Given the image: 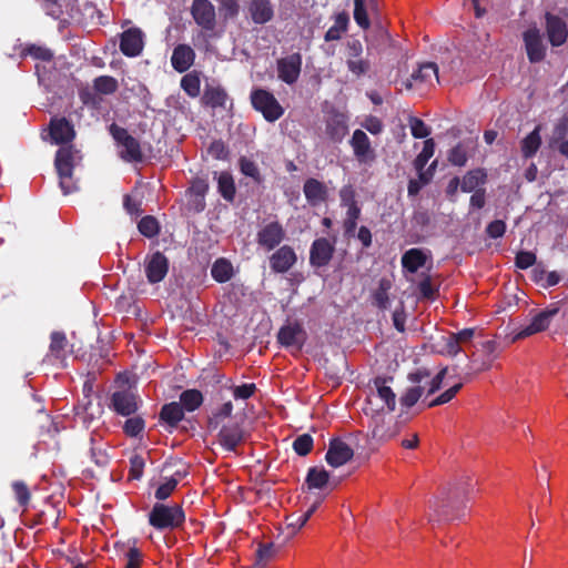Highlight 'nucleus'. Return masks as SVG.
I'll use <instances>...</instances> for the list:
<instances>
[{"label":"nucleus","instance_id":"nucleus-1","mask_svg":"<svg viewBox=\"0 0 568 568\" xmlns=\"http://www.w3.org/2000/svg\"><path fill=\"white\" fill-rule=\"evenodd\" d=\"M185 515L179 504L165 505L156 503L149 513V523L159 530H173L183 525Z\"/></svg>","mask_w":568,"mask_h":568},{"label":"nucleus","instance_id":"nucleus-2","mask_svg":"<svg viewBox=\"0 0 568 568\" xmlns=\"http://www.w3.org/2000/svg\"><path fill=\"white\" fill-rule=\"evenodd\" d=\"M110 133L113 139L116 141L118 145L121 148L120 156L128 162H141L143 159V153L140 146L139 141L129 134V132L116 125H110Z\"/></svg>","mask_w":568,"mask_h":568},{"label":"nucleus","instance_id":"nucleus-3","mask_svg":"<svg viewBox=\"0 0 568 568\" xmlns=\"http://www.w3.org/2000/svg\"><path fill=\"white\" fill-rule=\"evenodd\" d=\"M378 402H383L386 406L387 413H393L396 406V394L389 385L387 379L383 377H376L371 386L368 394V412L375 413L378 407Z\"/></svg>","mask_w":568,"mask_h":568},{"label":"nucleus","instance_id":"nucleus-4","mask_svg":"<svg viewBox=\"0 0 568 568\" xmlns=\"http://www.w3.org/2000/svg\"><path fill=\"white\" fill-rule=\"evenodd\" d=\"M251 101L253 106L257 111L262 112L263 116L270 122L276 121L284 113L283 108L275 97L266 90H254L251 93Z\"/></svg>","mask_w":568,"mask_h":568},{"label":"nucleus","instance_id":"nucleus-5","mask_svg":"<svg viewBox=\"0 0 568 568\" xmlns=\"http://www.w3.org/2000/svg\"><path fill=\"white\" fill-rule=\"evenodd\" d=\"M345 62L349 72L356 77L365 75L371 70V61L363 57V44L357 39L347 40Z\"/></svg>","mask_w":568,"mask_h":568},{"label":"nucleus","instance_id":"nucleus-6","mask_svg":"<svg viewBox=\"0 0 568 568\" xmlns=\"http://www.w3.org/2000/svg\"><path fill=\"white\" fill-rule=\"evenodd\" d=\"M557 314L558 308H546L535 312L531 315L530 322L514 335L513 341L516 342L546 331Z\"/></svg>","mask_w":568,"mask_h":568},{"label":"nucleus","instance_id":"nucleus-7","mask_svg":"<svg viewBox=\"0 0 568 568\" xmlns=\"http://www.w3.org/2000/svg\"><path fill=\"white\" fill-rule=\"evenodd\" d=\"M390 414L386 413L368 417L372 438L377 442H386L398 433V424Z\"/></svg>","mask_w":568,"mask_h":568},{"label":"nucleus","instance_id":"nucleus-8","mask_svg":"<svg viewBox=\"0 0 568 568\" xmlns=\"http://www.w3.org/2000/svg\"><path fill=\"white\" fill-rule=\"evenodd\" d=\"M439 82L438 68L436 63L426 62L419 65L418 70L414 72L410 79L404 82L407 90L414 88L433 87Z\"/></svg>","mask_w":568,"mask_h":568},{"label":"nucleus","instance_id":"nucleus-9","mask_svg":"<svg viewBox=\"0 0 568 568\" xmlns=\"http://www.w3.org/2000/svg\"><path fill=\"white\" fill-rule=\"evenodd\" d=\"M144 273L149 283L161 282L169 271V260L161 252H154L144 258Z\"/></svg>","mask_w":568,"mask_h":568},{"label":"nucleus","instance_id":"nucleus-10","mask_svg":"<svg viewBox=\"0 0 568 568\" xmlns=\"http://www.w3.org/2000/svg\"><path fill=\"white\" fill-rule=\"evenodd\" d=\"M285 237V231L278 222H270L262 226L256 234L258 246L270 252L275 248Z\"/></svg>","mask_w":568,"mask_h":568},{"label":"nucleus","instance_id":"nucleus-11","mask_svg":"<svg viewBox=\"0 0 568 568\" xmlns=\"http://www.w3.org/2000/svg\"><path fill=\"white\" fill-rule=\"evenodd\" d=\"M140 398L130 389L116 390L111 396V407L122 416L134 414L139 408Z\"/></svg>","mask_w":568,"mask_h":568},{"label":"nucleus","instance_id":"nucleus-12","mask_svg":"<svg viewBox=\"0 0 568 568\" xmlns=\"http://www.w3.org/2000/svg\"><path fill=\"white\" fill-rule=\"evenodd\" d=\"M277 339L283 346L300 352L305 343L306 333L301 324L290 323L281 327Z\"/></svg>","mask_w":568,"mask_h":568},{"label":"nucleus","instance_id":"nucleus-13","mask_svg":"<svg viewBox=\"0 0 568 568\" xmlns=\"http://www.w3.org/2000/svg\"><path fill=\"white\" fill-rule=\"evenodd\" d=\"M351 146L359 163L371 164L375 161L376 154L371 145L369 138L362 130H355L351 139Z\"/></svg>","mask_w":568,"mask_h":568},{"label":"nucleus","instance_id":"nucleus-14","mask_svg":"<svg viewBox=\"0 0 568 568\" xmlns=\"http://www.w3.org/2000/svg\"><path fill=\"white\" fill-rule=\"evenodd\" d=\"M302 69V57L300 53H293L277 61V75L287 84L297 81Z\"/></svg>","mask_w":568,"mask_h":568},{"label":"nucleus","instance_id":"nucleus-15","mask_svg":"<svg viewBox=\"0 0 568 568\" xmlns=\"http://www.w3.org/2000/svg\"><path fill=\"white\" fill-rule=\"evenodd\" d=\"M191 12L203 29L212 31L215 28V9L209 0H194Z\"/></svg>","mask_w":568,"mask_h":568},{"label":"nucleus","instance_id":"nucleus-16","mask_svg":"<svg viewBox=\"0 0 568 568\" xmlns=\"http://www.w3.org/2000/svg\"><path fill=\"white\" fill-rule=\"evenodd\" d=\"M524 42L530 62L536 63L545 58L546 48L537 28H529L524 32Z\"/></svg>","mask_w":568,"mask_h":568},{"label":"nucleus","instance_id":"nucleus-17","mask_svg":"<svg viewBox=\"0 0 568 568\" xmlns=\"http://www.w3.org/2000/svg\"><path fill=\"white\" fill-rule=\"evenodd\" d=\"M270 267L275 273H286L297 261L295 251L290 245H283L270 256Z\"/></svg>","mask_w":568,"mask_h":568},{"label":"nucleus","instance_id":"nucleus-18","mask_svg":"<svg viewBox=\"0 0 568 568\" xmlns=\"http://www.w3.org/2000/svg\"><path fill=\"white\" fill-rule=\"evenodd\" d=\"M546 31L548 40L554 47L564 44L568 37V29L566 21L552 13H546Z\"/></svg>","mask_w":568,"mask_h":568},{"label":"nucleus","instance_id":"nucleus-19","mask_svg":"<svg viewBox=\"0 0 568 568\" xmlns=\"http://www.w3.org/2000/svg\"><path fill=\"white\" fill-rule=\"evenodd\" d=\"M245 438L246 434L239 424L224 425L217 435L220 445L229 452H235Z\"/></svg>","mask_w":568,"mask_h":568},{"label":"nucleus","instance_id":"nucleus-20","mask_svg":"<svg viewBox=\"0 0 568 568\" xmlns=\"http://www.w3.org/2000/svg\"><path fill=\"white\" fill-rule=\"evenodd\" d=\"M334 245L325 237L313 242L310 251V263L312 266H326L333 257Z\"/></svg>","mask_w":568,"mask_h":568},{"label":"nucleus","instance_id":"nucleus-21","mask_svg":"<svg viewBox=\"0 0 568 568\" xmlns=\"http://www.w3.org/2000/svg\"><path fill=\"white\" fill-rule=\"evenodd\" d=\"M143 32L138 28H131L121 36L120 50L126 57H136L143 50Z\"/></svg>","mask_w":568,"mask_h":568},{"label":"nucleus","instance_id":"nucleus-22","mask_svg":"<svg viewBox=\"0 0 568 568\" xmlns=\"http://www.w3.org/2000/svg\"><path fill=\"white\" fill-rule=\"evenodd\" d=\"M353 449L341 439H333L326 453V462L333 467H339L352 459Z\"/></svg>","mask_w":568,"mask_h":568},{"label":"nucleus","instance_id":"nucleus-23","mask_svg":"<svg viewBox=\"0 0 568 568\" xmlns=\"http://www.w3.org/2000/svg\"><path fill=\"white\" fill-rule=\"evenodd\" d=\"M50 135L55 144H65L74 139L75 131L65 118H55L50 123Z\"/></svg>","mask_w":568,"mask_h":568},{"label":"nucleus","instance_id":"nucleus-24","mask_svg":"<svg viewBox=\"0 0 568 568\" xmlns=\"http://www.w3.org/2000/svg\"><path fill=\"white\" fill-rule=\"evenodd\" d=\"M341 197L343 203L348 207L346 219L344 221L345 233L353 235L356 230L357 220L361 215V209L353 199L351 191L342 190Z\"/></svg>","mask_w":568,"mask_h":568},{"label":"nucleus","instance_id":"nucleus-25","mask_svg":"<svg viewBox=\"0 0 568 568\" xmlns=\"http://www.w3.org/2000/svg\"><path fill=\"white\" fill-rule=\"evenodd\" d=\"M195 52L186 44H179L172 53L171 63L178 72H185L194 63Z\"/></svg>","mask_w":568,"mask_h":568},{"label":"nucleus","instance_id":"nucleus-26","mask_svg":"<svg viewBox=\"0 0 568 568\" xmlns=\"http://www.w3.org/2000/svg\"><path fill=\"white\" fill-rule=\"evenodd\" d=\"M252 20L257 24H264L273 19L274 10L270 0H252L248 4Z\"/></svg>","mask_w":568,"mask_h":568},{"label":"nucleus","instance_id":"nucleus-27","mask_svg":"<svg viewBox=\"0 0 568 568\" xmlns=\"http://www.w3.org/2000/svg\"><path fill=\"white\" fill-rule=\"evenodd\" d=\"M303 191L307 202L313 206L324 202L327 197L326 186L316 179L306 180Z\"/></svg>","mask_w":568,"mask_h":568},{"label":"nucleus","instance_id":"nucleus-28","mask_svg":"<svg viewBox=\"0 0 568 568\" xmlns=\"http://www.w3.org/2000/svg\"><path fill=\"white\" fill-rule=\"evenodd\" d=\"M229 95L222 87L206 85L201 98L204 105L212 109L225 108Z\"/></svg>","mask_w":568,"mask_h":568},{"label":"nucleus","instance_id":"nucleus-29","mask_svg":"<svg viewBox=\"0 0 568 568\" xmlns=\"http://www.w3.org/2000/svg\"><path fill=\"white\" fill-rule=\"evenodd\" d=\"M50 339L49 353L47 355L48 358L57 361L64 359L69 347L65 334L63 332H52Z\"/></svg>","mask_w":568,"mask_h":568},{"label":"nucleus","instance_id":"nucleus-30","mask_svg":"<svg viewBox=\"0 0 568 568\" xmlns=\"http://www.w3.org/2000/svg\"><path fill=\"white\" fill-rule=\"evenodd\" d=\"M78 152L72 146H61L54 160L57 172H73L74 156Z\"/></svg>","mask_w":568,"mask_h":568},{"label":"nucleus","instance_id":"nucleus-31","mask_svg":"<svg viewBox=\"0 0 568 568\" xmlns=\"http://www.w3.org/2000/svg\"><path fill=\"white\" fill-rule=\"evenodd\" d=\"M426 263V255L420 248H410L402 256V265L410 273L417 272Z\"/></svg>","mask_w":568,"mask_h":568},{"label":"nucleus","instance_id":"nucleus-32","mask_svg":"<svg viewBox=\"0 0 568 568\" xmlns=\"http://www.w3.org/2000/svg\"><path fill=\"white\" fill-rule=\"evenodd\" d=\"M184 417V412L182 406L172 402L170 404H165L160 412V418L171 427L176 426Z\"/></svg>","mask_w":568,"mask_h":568},{"label":"nucleus","instance_id":"nucleus-33","mask_svg":"<svg viewBox=\"0 0 568 568\" xmlns=\"http://www.w3.org/2000/svg\"><path fill=\"white\" fill-rule=\"evenodd\" d=\"M349 22L348 13L343 11L335 16L334 26H332L325 33V41L339 40L342 34L346 32Z\"/></svg>","mask_w":568,"mask_h":568},{"label":"nucleus","instance_id":"nucleus-34","mask_svg":"<svg viewBox=\"0 0 568 568\" xmlns=\"http://www.w3.org/2000/svg\"><path fill=\"white\" fill-rule=\"evenodd\" d=\"M122 558L124 560V568H141L143 561V554L141 549L134 545H122Z\"/></svg>","mask_w":568,"mask_h":568},{"label":"nucleus","instance_id":"nucleus-35","mask_svg":"<svg viewBox=\"0 0 568 568\" xmlns=\"http://www.w3.org/2000/svg\"><path fill=\"white\" fill-rule=\"evenodd\" d=\"M211 275L216 282H227L233 276V266L227 260L219 258L212 265Z\"/></svg>","mask_w":568,"mask_h":568},{"label":"nucleus","instance_id":"nucleus-36","mask_svg":"<svg viewBox=\"0 0 568 568\" xmlns=\"http://www.w3.org/2000/svg\"><path fill=\"white\" fill-rule=\"evenodd\" d=\"M119 89L118 80L110 75H100L93 80V90L99 95H109Z\"/></svg>","mask_w":568,"mask_h":568},{"label":"nucleus","instance_id":"nucleus-37","mask_svg":"<svg viewBox=\"0 0 568 568\" xmlns=\"http://www.w3.org/2000/svg\"><path fill=\"white\" fill-rule=\"evenodd\" d=\"M486 179V174L481 170H473L464 175L460 184V189L463 192H473L480 184H484Z\"/></svg>","mask_w":568,"mask_h":568},{"label":"nucleus","instance_id":"nucleus-38","mask_svg":"<svg viewBox=\"0 0 568 568\" xmlns=\"http://www.w3.org/2000/svg\"><path fill=\"white\" fill-rule=\"evenodd\" d=\"M203 402V396L197 389H187L184 390L180 396V405L183 409L189 412H193L201 406Z\"/></svg>","mask_w":568,"mask_h":568},{"label":"nucleus","instance_id":"nucleus-39","mask_svg":"<svg viewBox=\"0 0 568 568\" xmlns=\"http://www.w3.org/2000/svg\"><path fill=\"white\" fill-rule=\"evenodd\" d=\"M541 144L539 128H536L521 142V152L525 158H531L536 154Z\"/></svg>","mask_w":568,"mask_h":568},{"label":"nucleus","instance_id":"nucleus-40","mask_svg":"<svg viewBox=\"0 0 568 568\" xmlns=\"http://www.w3.org/2000/svg\"><path fill=\"white\" fill-rule=\"evenodd\" d=\"M217 187L221 195L226 201H233L235 196V185L233 178L227 172H222L217 176Z\"/></svg>","mask_w":568,"mask_h":568},{"label":"nucleus","instance_id":"nucleus-41","mask_svg":"<svg viewBox=\"0 0 568 568\" xmlns=\"http://www.w3.org/2000/svg\"><path fill=\"white\" fill-rule=\"evenodd\" d=\"M435 152V142L433 139H427L424 142V148L422 152L414 160V168L418 173L424 172V169L429 161V159L434 155Z\"/></svg>","mask_w":568,"mask_h":568},{"label":"nucleus","instance_id":"nucleus-42","mask_svg":"<svg viewBox=\"0 0 568 568\" xmlns=\"http://www.w3.org/2000/svg\"><path fill=\"white\" fill-rule=\"evenodd\" d=\"M181 87L191 98H196L201 91V80L196 72L185 74L181 80Z\"/></svg>","mask_w":568,"mask_h":568},{"label":"nucleus","instance_id":"nucleus-43","mask_svg":"<svg viewBox=\"0 0 568 568\" xmlns=\"http://www.w3.org/2000/svg\"><path fill=\"white\" fill-rule=\"evenodd\" d=\"M327 135L335 142H339L347 134V125L343 120L333 119L326 126Z\"/></svg>","mask_w":568,"mask_h":568},{"label":"nucleus","instance_id":"nucleus-44","mask_svg":"<svg viewBox=\"0 0 568 568\" xmlns=\"http://www.w3.org/2000/svg\"><path fill=\"white\" fill-rule=\"evenodd\" d=\"M328 477L325 469L314 467L308 470L306 480L311 488H322L327 484Z\"/></svg>","mask_w":568,"mask_h":568},{"label":"nucleus","instance_id":"nucleus-45","mask_svg":"<svg viewBox=\"0 0 568 568\" xmlns=\"http://www.w3.org/2000/svg\"><path fill=\"white\" fill-rule=\"evenodd\" d=\"M22 54L30 55L41 61H50L53 58L52 52L48 48L38 44H29L24 47Z\"/></svg>","mask_w":568,"mask_h":568},{"label":"nucleus","instance_id":"nucleus-46","mask_svg":"<svg viewBox=\"0 0 568 568\" xmlns=\"http://www.w3.org/2000/svg\"><path fill=\"white\" fill-rule=\"evenodd\" d=\"M390 288V282L386 278L381 280L378 288L374 293L375 304L379 308H386L388 306V290Z\"/></svg>","mask_w":568,"mask_h":568},{"label":"nucleus","instance_id":"nucleus-47","mask_svg":"<svg viewBox=\"0 0 568 568\" xmlns=\"http://www.w3.org/2000/svg\"><path fill=\"white\" fill-rule=\"evenodd\" d=\"M423 392L424 388L422 386H414L407 388L406 392L399 398L402 406H405L407 408L413 407L422 397Z\"/></svg>","mask_w":568,"mask_h":568},{"label":"nucleus","instance_id":"nucleus-48","mask_svg":"<svg viewBox=\"0 0 568 568\" xmlns=\"http://www.w3.org/2000/svg\"><path fill=\"white\" fill-rule=\"evenodd\" d=\"M354 19L356 23L363 29H368L371 22L365 8V0H354Z\"/></svg>","mask_w":568,"mask_h":568},{"label":"nucleus","instance_id":"nucleus-49","mask_svg":"<svg viewBox=\"0 0 568 568\" xmlns=\"http://www.w3.org/2000/svg\"><path fill=\"white\" fill-rule=\"evenodd\" d=\"M293 448L300 456H306L313 448V438L308 434L300 435L293 443Z\"/></svg>","mask_w":568,"mask_h":568},{"label":"nucleus","instance_id":"nucleus-50","mask_svg":"<svg viewBox=\"0 0 568 568\" xmlns=\"http://www.w3.org/2000/svg\"><path fill=\"white\" fill-rule=\"evenodd\" d=\"M139 231L148 237H153L159 233V224L155 217L153 216H144L139 222Z\"/></svg>","mask_w":568,"mask_h":568},{"label":"nucleus","instance_id":"nucleus-51","mask_svg":"<svg viewBox=\"0 0 568 568\" xmlns=\"http://www.w3.org/2000/svg\"><path fill=\"white\" fill-rule=\"evenodd\" d=\"M239 164L240 170L244 175L252 178L256 182H260V170L254 161L243 156L240 159Z\"/></svg>","mask_w":568,"mask_h":568},{"label":"nucleus","instance_id":"nucleus-52","mask_svg":"<svg viewBox=\"0 0 568 568\" xmlns=\"http://www.w3.org/2000/svg\"><path fill=\"white\" fill-rule=\"evenodd\" d=\"M145 423L142 417L134 416L125 420L123 432L131 437L138 436L144 429Z\"/></svg>","mask_w":568,"mask_h":568},{"label":"nucleus","instance_id":"nucleus-53","mask_svg":"<svg viewBox=\"0 0 568 568\" xmlns=\"http://www.w3.org/2000/svg\"><path fill=\"white\" fill-rule=\"evenodd\" d=\"M409 126L412 135L416 139L427 138L430 134V129L418 118H410Z\"/></svg>","mask_w":568,"mask_h":568},{"label":"nucleus","instance_id":"nucleus-54","mask_svg":"<svg viewBox=\"0 0 568 568\" xmlns=\"http://www.w3.org/2000/svg\"><path fill=\"white\" fill-rule=\"evenodd\" d=\"M178 486V479L171 477L166 481L158 487L155 490V498L158 500H164L171 496Z\"/></svg>","mask_w":568,"mask_h":568},{"label":"nucleus","instance_id":"nucleus-55","mask_svg":"<svg viewBox=\"0 0 568 568\" xmlns=\"http://www.w3.org/2000/svg\"><path fill=\"white\" fill-rule=\"evenodd\" d=\"M430 175L427 172L418 173V180H410L408 182L407 192L409 196H415L419 193L420 189L429 183Z\"/></svg>","mask_w":568,"mask_h":568},{"label":"nucleus","instance_id":"nucleus-56","mask_svg":"<svg viewBox=\"0 0 568 568\" xmlns=\"http://www.w3.org/2000/svg\"><path fill=\"white\" fill-rule=\"evenodd\" d=\"M462 386H463V384H456V385L452 386L449 389H447L446 392L440 394L438 397H436L434 400H432L427 405V407H435V406L443 405V404L450 402L455 397V395L459 392Z\"/></svg>","mask_w":568,"mask_h":568},{"label":"nucleus","instance_id":"nucleus-57","mask_svg":"<svg viewBox=\"0 0 568 568\" xmlns=\"http://www.w3.org/2000/svg\"><path fill=\"white\" fill-rule=\"evenodd\" d=\"M448 160L454 165H465L467 162L466 149L462 144H457L449 151Z\"/></svg>","mask_w":568,"mask_h":568},{"label":"nucleus","instance_id":"nucleus-58","mask_svg":"<svg viewBox=\"0 0 568 568\" xmlns=\"http://www.w3.org/2000/svg\"><path fill=\"white\" fill-rule=\"evenodd\" d=\"M276 554V548L273 544L261 545L256 551L257 564L264 566Z\"/></svg>","mask_w":568,"mask_h":568},{"label":"nucleus","instance_id":"nucleus-59","mask_svg":"<svg viewBox=\"0 0 568 568\" xmlns=\"http://www.w3.org/2000/svg\"><path fill=\"white\" fill-rule=\"evenodd\" d=\"M16 498L21 506H27L30 500V491L27 485L22 481H14L12 484Z\"/></svg>","mask_w":568,"mask_h":568},{"label":"nucleus","instance_id":"nucleus-60","mask_svg":"<svg viewBox=\"0 0 568 568\" xmlns=\"http://www.w3.org/2000/svg\"><path fill=\"white\" fill-rule=\"evenodd\" d=\"M73 172H58L59 179H60V187L63 192V194H70L77 190L75 182L72 178Z\"/></svg>","mask_w":568,"mask_h":568},{"label":"nucleus","instance_id":"nucleus-61","mask_svg":"<svg viewBox=\"0 0 568 568\" xmlns=\"http://www.w3.org/2000/svg\"><path fill=\"white\" fill-rule=\"evenodd\" d=\"M535 262L536 255L531 252L521 251L516 255V265L521 270L530 267Z\"/></svg>","mask_w":568,"mask_h":568},{"label":"nucleus","instance_id":"nucleus-62","mask_svg":"<svg viewBox=\"0 0 568 568\" xmlns=\"http://www.w3.org/2000/svg\"><path fill=\"white\" fill-rule=\"evenodd\" d=\"M256 390L255 384H243L240 386H235L233 388V396L236 399H247L250 398Z\"/></svg>","mask_w":568,"mask_h":568},{"label":"nucleus","instance_id":"nucleus-63","mask_svg":"<svg viewBox=\"0 0 568 568\" xmlns=\"http://www.w3.org/2000/svg\"><path fill=\"white\" fill-rule=\"evenodd\" d=\"M444 341V352L446 355L456 356L462 351L460 344L453 333L445 337Z\"/></svg>","mask_w":568,"mask_h":568},{"label":"nucleus","instance_id":"nucleus-64","mask_svg":"<svg viewBox=\"0 0 568 568\" xmlns=\"http://www.w3.org/2000/svg\"><path fill=\"white\" fill-rule=\"evenodd\" d=\"M505 231L506 224L501 220H495L491 223H489L486 227V232L491 239L501 237L505 234Z\"/></svg>","mask_w":568,"mask_h":568}]
</instances>
